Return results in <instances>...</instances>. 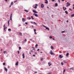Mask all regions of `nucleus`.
Here are the masks:
<instances>
[{"label": "nucleus", "mask_w": 74, "mask_h": 74, "mask_svg": "<svg viewBox=\"0 0 74 74\" xmlns=\"http://www.w3.org/2000/svg\"><path fill=\"white\" fill-rule=\"evenodd\" d=\"M48 64L49 65V66H50L51 65H52V64L51 63H50V62H49L48 63Z\"/></svg>", "instance_id": "obj_13"}, {"label": "nucleus", "mask_w": 74, "mask_h": 74, "mask_svg": "<svg viewBox=\"0 0 74 74\" xmlns=\"http://www.w3.org/2000/svg\"><path fill=\"white\" fill-rule=\"evenodd\" d=\"M8 1V0H5V1Z\"/></svg>", "instance_id": "obj_57"}, {"label": "nucleus", "mask_w": 74, "mask_h": 74, "mask_svg": "<svg viewBox=\"0 0 74 74\" xmlns=\"http://www.w3.org/2000/svg\"><path fill=\"white\" fill-rule=\"evenodd\" d=\"M49 38H52V36H50L49 37Z\"/></svg>", "instance_id": "obj_39"}, {"label": "nucleus", "mask_w": 74, "mask_h": 74, "mask_svg": "<svg viewBox=\"0 0 74 74\" xmlns=\"http://www.w3.org/2000/svg\"><path fill=\"white\" fill-rule=\"evenodd\" d=\"M31 23H33V22H31Z\"/></svg>", "instance_id": "obj_56"}, {"label": "nucleus", "mask_w": 74, "mask_h": 74, "mask_svg": "<svg viewBox=\"0 0 74 74\" xmlns=\"http://www.w3.org/2000/svg\"><path fill=\"white\" fill-rule=\"evenodd\" d=\"M8 24H10V20L8 21Z\"/></svg>", "instance_id": "obj_31"}, {"label": "nucleus", "mask_w": 74, "mask_h": 74, "mask_svg": "<svg viewBox=\"0 0 74 74\" xmlns=\"http://www.w3.org/2000/svg\"><path fill=\"white\" fill-rule=\"evenodd\" d=\"M34 8H35V9H36L37 8V6H35L34 7Z\"/></svg>", "instance_id": "obj_32"}, {"label": "nucleus", "mask_w": 74, "mask_h": 74, "mask_svg": "<svg viewBox=\"0 0 74 74\" xmlns=\"http://www.w3.org/2000/svg\"><path fill=\"white\" fill-rule=\"evenodd\" d=\"M30 41H32V39H30Z\"/></svg>", "instance_id": "obj_60"}, {"label": "nucleus", "mask_w": 74, "mask_h": 74, "mask_svg": "<svg viewBox=\"0 0 74 74\" xmlns=\"http://www.w3.org/2000/svg\"><path fill=\"white\" fill-rule=\"evenodd\" d=\"M58 2L59 3H60V0H58Z\"/></svg>", "instance_id": "obj_53"}, {"label": "nucleus", "mask_w": 74, "mask_h": 74, "mask_svg": "<svg viewBox=\"0 0 74 74\" xmlns=\"http://www.w3.org/2000/svg\"><path fill=\"white\" fill-rule=\"evenodd\" d=\"M65 32V31H62L61 32L62 33H64Z\"/></svg>", "instance_id": "obj_37"}, {"label": "nucleus", "mask_w": 74, "mask_h": 74, "mask_svg": "<svg viewBox=\"0 0 74 74\" xmlns=\"http://www.w3.org/2000/svg\"><path fill=\"white\" fill-rule=\"evenodd\" d=\"M12 13H11L10 15V19L11 21H12Z\"/></svg>", "instance_id": "obj_5"}, {"label": "nucleus", "mask_w": 74, "mask_h": 74, "mask_svg": "<svg viewBox=\"0 0 74 74\" xmlns=\"http://www.w3.org/2000/svg\"><path fill=\"white\" fill-rule=\"evenodd\" d=\"M50 54H51V55H55V54L52 52V50L50 51Z\"/></svg>", "instance_id": "obj_4"}, {"label": "nucleus", "mask_w": 74, "mask_h": 74, "mask_svg": "<svg viewBox=\"0 0 74 74\" xmlns=\"http://www.w3.org/2000/svg\"><path fill=\"white\" fill-rule=\"evenodd\" d=\"M37 46H38V44H36V45H35V47H37Z\"/></svg>", "instance_id": "obj_40"}, {"label": "nucleus", "mask_w": 74, "mask_h": 74, "mask_svg": "<svg viewBox=\"0 0 74 74\" xmlns=\"http://www.w3.org/2000/svg\"><path fill=\"white\" fill-rule=\"evenodd\" d=\"M46 29L47 30H49V28L48 27H46Z\"/></svg>", "instance_id": "obj_16"}, {"label": "nucleus", "mask_w": 74, "mask_h": 74, "mask_svg": "<svg viewBox=\"0 0 74 74\" xmlns=\"http://www.w3.org/2000/svg\"><path fill=\"white\" fill-rule=\"evenodd\" d=\"M19 50L21 49V47H19Z\"/></svg>", "instance_id": "obj_30"}, {"label": "nucleus", "mask_w": 74, "mask_h": 74, "mask_svg": "<svg viewBox=\"0 0 74 74\" xmlns=\"http://www.w3.org/2000/svg\"><path fill=\"white\" fill-rule=\"evenodd\" d=\"M29 53L30 55H31V53H30V52H29Z\"/></svg>", "instance_id": "obj_63"}, {"label": "nucleus", "mask_w": 74, "mask_h": 74, "mask_svg": "<svg viewBox=\"0 0 74 74\" xmlns=\"http://www.w3.org/2000/svg\"><path fill=\"white\" fill-rule=\"evenodd\" d=\"M5 27V25H3V27L4 28Z\"/></svg>", "instance_id": "obj_49"}, {"label": "nucleus", "mask_w": 74, "mask_h": 74, "mask_svg": "<svg viewBox=\"0 0 74 74\" xmlns=\"http://www.w3.org/2000/svg\"><path fill=\"white\" fill-rule=\"evenodd\" d=\"M31 18H32V19H34V18H33V16H31Z\"/></svg>", "instance_id": "obj_29"}, {"label": "nucleus", "mask_w": 74, "mask_h": 74, "mask_svg": "<svg viewBox=\"0 0 74 74\" xmlns=\"http://www.w3.org/2000/svg\"><path fill=\"white\" fill-rule=\"evenodd\" d=\"M35 5H36V7H37V6L38 5V4H35Z\"/></svg>", "instance_id": "obj_43"}, {"label": "nucleus", "mask_w": 74, "mask_h": 74, "mask_svg": "<svg viewBox=\"0 0 74 74\" xmlns=\"http://www.w3.org/2000/svg\"><path fill=\"white\" fill-rule=\"evenodd\" d=\"M52 74V73H48V74Z\"/></svg>", "instance_id": "obj_54"}, {"label": "nucleus", "mask_w": 74, "mask_h": 74, "mask_svg": "<svg viewBox=\"0 0 74 74\" xmlns=\"http://www.w3.org/2000/svg\"><path fill=\"white\" fill-rule=\"evenodd\" d=\"M17 2V0H16L14 2V3H16V2Z\"/></svg>", "instance_id": "obj_45"}, {"label": "nucleus", "mask_w": 74, "mask_h": 74, "mask_svg": "<svg viewBox=\"0 0 74 74\" xmlns=\"http://www.w3.org/2000/svg\"><path fill=\"white\" fill-rule=\"evenodd\" d=\"M29 19H31V18L29 17Z\"/></svg>", "instance_id": "obj_55"}, {"label": "nucleus", "mask_w": 74, "mask_h": 74, "mask_svg": "<svg viewBox=\"0 0 74 74\" xmlns=\"http://www.w3.org/2000/svg\"><path fill=\"white\" fill-rule=\"evenodd\" d=\"M73 9H74V5H73Z\"/></svg>", "instance_id": "obj_52"}, {"label": "nucleus", "mask_w": 74, "mask_h": 74, "mask_svg": "<svg viewBox=\"0 0 74 74\" xmlns=\"http://www.w3.org/2000/svg\"><path fill=\"white\" fill-rule=\"evenodd\" d=\"M11 29H8V31H9L10 32V31H11Z\"/></svg>", "instance_id": "obj_35"}, {"label": "nucleus", "mask_w": 74, "mask_h": 74, "mask_svg": "<svg viewBox=\"0 0 74 74\" xmlns=\"http://www.w3.org/2000/svg\"><path fill=\"white\" fill-rule=\"evenodd\" d=\"M13 2H11V5H12L13 4Z\"/></svg>", "instance_id": "obj_27"}, {"label": "nucleus", "mask_w": 74, "mask_h": 74, "mask_svg": "<svg viewBox=\"0 0 74 74\" xmlns=\"http://www.w3.org/2000/svg\"><path fill=\"white\" fill-rule=\"evenodd\" d=\"M22 56L23 59H25V54L24 53L23 54Z\"/></svg>", "instance_id": "obj_6"}, {"label": "nucleus", "mask_w": 74, "mask_h": 74, "mask_svg": "<svg viewBox=\"0 0 74 74\" xmlns=\"http://www.w3.org/2000/svg\"><path fill=\"white\" fill-rule=\"evenodd\" d=\"M44 4H42L41 5V7L42 8H44Z\"/></svg>", "instance_id": "obj_10"}, {"label": "nucleus", "mask_w": 74, "mask_h": 74, "mask_svg": "<svg viewBox=\"0 0 74 74\" xmlns=\"http://www.w3.org/2000/svg\"><path fill=\"white\" fill-rule=\"evenodd\" d=\"M32 11L33 12H34V13H38L37 12H36V11L34 10H32Z\"/></svg>", "instance_id": "obj_11"}, {"label": "nucleus", "mask_w": 74, "mask_h": 74, "mask_svg": "<svg viewBox=\"0 0 74 74\" xmlns=\"http://www.w3.org/2000/svg\"><path fill=\"white\" fill-rule=\"evenodd\" d=\"M33 56H34H34H35V55L33 54Z\"/></svg>", "instance_id": "obj_51"}, {"label": "nucleus", "mask_w": 74, "mask_h": 74, "mask_svg": "<svg viewBox=\"0 0 74 74\" xmlns=\"http://www.w3.org/2000/svg\"><path fill=\"white\" fill-rule=\"evenodd\" d=\"M47 8H49V7H48L47 6Z\"/></svg>", "instance_id": "obj_64"}, {"label": "nucleus", "mask_w": 74, "mask_h": 74, "mask_svg": "<svg viewBox=\"0 0 74 74\" xmlns=\"http://www.w3.org/2000/svg\"><path fill=\"white\" fill-rule=\"evenodd\" d=\"M5 63H3V66L5 65Z\"/></svg>", "instance_id": "obj_34"}, {"label": "nucleus", "mask_w": 74, "mask_h": 74, "mask_svg": "<svg viewBox=\"0 0 74 74\" xmlns=\"http://www.w3.org/2000/svg\"><path fill=\"white\" fill-rule=\"evenodd\" d=\"M67 5L66 6V7H69V6L71 4L70 3H69V2H67L66 3Z\"/></svg>", "instance_id": "obj_2"}, {"label": "nucleus", "mask_w": 74, "mask_h": 74, "mask_svg": "<svg viewBox=\"0 0 74 74\" xmlns=\"http://www.w3.org/2000/svg\"><path fill=\"white\" fill-rule=\"evenodd\" d=\"M65 12L66 14H68V12H67L66 11H65Z\"/></svg>", "instance_id": "obj_24"}, {"label": "nucleus", "mask_w": 74, "mask_h": 74, "mask_svg": "<svg viewBox=\"0 0 74 74\" xmlns=\"http://www.w3.org/2000/svg\"><path fill=\"white\" fill-rule=\"evenodd\" d=\"M4 70L6 72H7V69L6 68H4Z\"/></svg>", "instance_id": "obj_12"}, {"label": "nucleus", "mask_w": 74, "mask_h": 74, "mask_svg": "<svg viewBox=\"0 0 74 74\" xmlns=\"http://www.w3.org/2000/svg\"><path fill=\"white\" fill-rule=\"evenodd\" d=\"M61 65H62V66L64 64H63V62H62L61 63Z\"/></svg>", "instance_id": "obj_28"}, {"label": "nucleus", "mask_w": 74, "mask_h": 74, "mask_svg": "<svg viewBox=\"0 0 74 74\" xmlns=\"http://www.w3.org/2000/svg\"><path fill=\"white\" fill-rule=\"evenodd\" d=\"M15 65L16 66H17V65H18V62H17L15 64Z\"/></svg>", "instance_id": "obj_15"}, {"label": "nucleus", "mask_w": 74, "mask_h": 74, "mask_svg": "<svg viewBox=\"0 0 74 74\" xmlns=\"http://www.w3.org/2000/svg\"><path fill=\"white\" fill-rule=\"evenodd\" d=\"M34 32V34H37V33H36V32Z\"/></svg>", "instance_id": "obj_50"}, {"label": "nucleus", "mask_w": 74, "mask_h": 74, "mask_svg": "<svg viewBox=\"0 0 74 74\" xmlns=\"http://www.w3.org/2000/svg\"><path fill=\"white\" fill-rule=\"evenodd\" d=\"M32 27H34V26H33V25H32Z\"/></svg>", "instance_id": "obj_59"}, {"label": "nucleus", "mask_w": 74, "mask_h": 74, "mask_svg": "<svg viewBox=\"0 0 74 74\" xmlns=\"http://www.w3.org/2000/svg\"><path fill=\"white\" fill-rule=\"evenodd\" d=\"M55 6L57 7L58 6V3H56L55 4Z\"/></svg>", "instance_id": "obj_18"}, {"label": "nucleus", "mask_w": 74, "mask_h": 74, "mask_svg": "<svg viewBox=\"0 0 74 74\" xmlns=\"http://www.w3.org/2000/svg\"><path fill=\"white\" fill-rule=\"evenodd\" d=\"M36 49L34 47H32V50L31 51L32 52H34L35 51Z\"/></svg>", "instance_id": "obj_1"}, {"label": "nucleus", "mask_w": 74, "mask_h": 74, "mask_svg": "<svg viewBox=\"0 0 74 74\" xmlns=\"http://www.w3.org/2000/svg\"><path fill=\"white\" fill-rule=\"evenodd\" d=\"M25 11V12H28L29 11H28V10H24Z\"/></svg>", "instance_id": "obj_19"}, {"label": "nucleus", "mask_w": 74, "mask_h": 74, "mask_svg": "<svg viewBox=\"0 0 74 74\" xmlns=\"http://www.w3.org/2000/svg\"><path fill=\"white\" fill-rule=\"evenodd\" d=\"M39 50H40V49H37L38 51H39Z\"/></svg>", "instance_id": "obj_62"}, {"label": "nucleus", "mask_w": 74, "mask_h": 74, "mask_svg": "<svg viewBox=\"0 0 74 74\" xmlns=\"http://www.w3.org/2000/svg\"><path fill=\"white\" fill-rule=\"evenodd\" d=\"M21 26V25H18V27H19V26Z\"/></svg>", "instance_id": "obj_47"}, {"label": "nucleus", "mask_w": 74, "mask_h": 74, "mask_svg": "<svg viewBox=\"0 0 74 74\" xmlns=\"http://www.w3.org/2000/svg\"><path fill=\"white\" fill-rule=\"evenodd\" d=\"M17 52L18 53V54H19V51H18Z\"/></svg>", "instance_id": "obj_48"}, {"label": "nucleus", "mask_w": 74, "mask_h": 74, "mask_svg": "<svg viewBox=\"0 0 74 74\" xmlns=\"http://www.w3.org/2000/svg\"><path fill=\"white\" fill-rule=\"evenodd\" d=\"M59 57V58H63V56H61V55H60Z\"/></svg>", "instance_id": "obj_14"}, {"label": "nucleus", "mask_w": 74, "mask_h": 74, "mask_svg": "<svg viewBox=\"0 0 74 74\" xmlns=\"http://www.w3.org/2000/svg\"><path fill=\"white\" fill-rule=\"evenodd\" d=\"M41 60H42V61L43 60V58H41Z\"/></svg>", "instance_id": "obj_44"}, {"label": "nucleus", "mask_w": 74, "mask_h": 74, "mask_svg": "<svg viewBox=\"0 0 74 74\" xmlns=\"http://www.w3.org/2000/svg\"><path fill=\"white\" fill-rule=\"evenodd\" d=\"M55 1V0H52V1Z\"/></svg>", "instance_id": "obj_58"}, {"label": "nucleus", "mask_w": 74, "mask_h": 74, "mask_svg": "<svg viewBox=\"0 0 74 74\" xmlns=\"http://www.w3.org/2000/svg\"><path fill=\"white\" fill-rule=\"evenodd\" d=\"M64 7H63V10H64Z\"/></svg>", "instance_id": "obj_61"}, {"label": "nucleus", "mask_w": 74, "mask_h": 74, "mask_svg": "<svg viewBox=\"0 0 74 74\" xmlns=\"http://www.w3.org/2000/svg\"><path fill=\"white\" fill-rule=\"evenodd\" d=\"M51 48L52 49H54V48H53V46H51Z\"/></svg>", "instance_id": "obj_17"}, {"label": "nucleus", "mask_w": 74, "mask_h": 74, "mask_svg": "<svg viewBox=\"0 0 74 74\" xmlns=\"http://www.w3.org/2000/svg\"><path fill=\"white\" fill-rule=\"evenodd\" d=\"M7 29V27H4V30H5V29Z\"/></svg>", "instance_id": "obj_21"}, {"label": "nucleus", "mask_w": 74, "mask_h": 74, "mask_svg": "<svg viewBox=\"0 0 74 74\" xmlns=\"http://www.w3.org/2000/svg\"><path fill=\"white\" fill-rule=\"evenodd\" d=\"M45 3L46 4H48V0H45Z\"/></svg>", "instance_id": "obj_7"}, {"label": "nucleus", "mask_w": 74, "mask_h": 74, "mask_svg": "<svg viewBox=\"0 0 74 74\" xmlns=\"http://www.w3.org/2000/svg\"><path fill=\"white\" fill-rule=\"evenodd\" d=\"M73 68H71L70 69V70H71V69L72 70H73Z\"/></svg>", "instance_id": "obj_38"}, {"label": "nucleus", "mask_w": 74, "mask_h": 74, "mask_svg": "<svg viewBox=\"0 0 74 74\" xmlns=\"http://www.w3.org/2000/svg\"><path fill=\"white\" fill-rule=\"evenodd\" d=\"M43 27H45V28H46V26H45L44 25H43Z\"/></svg>", "instance_id": "obj_41"}, {"label": "nucleus", "mask_w": 74, "mask_h": 74, "mask_svg": "<svg viewBox=\"0 0 74 74\" xmlns=\"http://www.w3.org/2000/svg\"><path fill=\"white\" fill-rule=\"evenodd\" d=\"M69 53H67L66 54V56H69Z\"/></svg>", "instance_id": "obj_20"}, {"label": "nucleus", "mask_w": 74, "mask_h": 74, "mask_svg": "<svg viewBox=\"0 0 74 74\" xmlns=\"http://www.w3.org/2000/svg\"><path fill=\"white\" fill-rule=\"evenodd\" d=\"M65 71H66V69H64L63 72V73H65Z\"/></svg>", "instance_id": "obj_23"}, {"label": "nucleus", "mask_w": 74, "mask_h": 74, "mask_svg": "<svg viewBox=\"0 0 74 74\" xmlns=\"http://www.w3.org/2000/svg\"><path fill=\"white\" fill-rule=\"evenodd\" d=\"M64 63H67V62L66 61H64Z\"/></svg>", "instance_id": "obj_26"}, {"label": "nucleus", "mask_w": 74, "mask_h": 74, "mask_svg": "<svg viewBox=\"0 0 74 74\" xmlns=\"http://www.w3.org/2000/svg\"><path fill=\"white\" fill-rule=\"evenodd\" d=\"M3 53H7V52H6V51H3Z\"/></svg>", "instance_id": "obj_25"}, {"label": "nucleus", "mask_w": 74, "mask_h": 74, "mask_svg": "<svg viewBox=\"0 0 74 74\" xmlns=\"http://www.w3.org/2000/svg\"><path fill=\"white\" fill-rule=\"evenodd\" d=\"M34 15H35V16H36V17H37V16H38V15H37V14H36L35 13H34V14H33Z\"/></svg>", "instance_id": "obj_9"}, {"label": "nucleus", "mask_w": 74, "mask_h": 74, "mask_svg": "<svg viewBox=\"0 0 74 74\" xmlns=\"http://www.w3.org/2000/svg\"><path fill=\"white\" fill-rule=\"evenodd\" d=\"M22 21L23 22H25V19L24 18H22Z\"/></svg>", "instance_id": "obj_8"}, {"label": "nucleus", "mask_w": 74, "mask_h": 74, "mask_svg": "<svg viewBox=\"0 0 74 74\" xmlns=\"http://www.w3.org/2000/svg\"><path fill=\"white\" fill-rule=\"evenodd\" d=\"M19 34L20 36H22V33L21 32L19 33Z\"/></svg>", "instance_id": "obj_22"}, {"label": "nucleus", "mask_w": 74, "mask_h": 74, "mask_svg": "<svg viewBox=\"0 0 74 74\" xmlns=\"http://www.w3.org/2000/svg\"><path fill=\"white\" fill-rule=\"evenodd\" d=\"M27 41V40H26V39H25V40H23L22 41V43H23V44H24V43H25V42H26Z\"/></svg>", "instance_id": "obj_3"}, {"label": "nucleus", "mask_w": 74, "mask_h": 74, "mask_svg": "<svg viewBox=\"0 0 74 74\" xmlns=\"http://www.w3.org/2000/svg\"><path fill=\"white\" fill-rule=\"evenodd\" d=\"M34 24H35V25H37V24L35 22H34Z\"/></svg>", "instance_id": "obj_33"}, {"label": "nucleus", "mask_w": 74, "mask_h": 74, "mask_svg": "<svg viewBox=\"0 0 74 74\" xmlns=\"http://www.w3.org/2000/svg\"><path fill=\"white\" fill-rule=\"evenodd\" d=\"M25 23L26 25H27V22H25Z\"/></svg>", "instance_id": "obj_46"}, {"label": "nucleus", "mask_w": 74, "mask_h": 74, "mask_svg": "<svg viewBox=\"0 0 74 74\" xmlns=\"http://www.w3.org/2000/svg\"><path fill=\"white\" fill-rule=\"evenodd\" d=\"M34 32H36V29H34Z\"/></svg>", "instance_id": "obj_36"}, {"label": "nucleus", "mask_w": 74, "mask_h": 74, "mask_svg": "<svg viewBox=\"0 0 74 74\" xmlns=\"http://www.w3.org/2000/svg\"><path fill=\"white\" fill-rule=\"evenodd\" d=\"M34 53L35 54V55H37V53L36 52H35Z\"/></svg>", "instance_id": "obj_42"}]
</instances>
